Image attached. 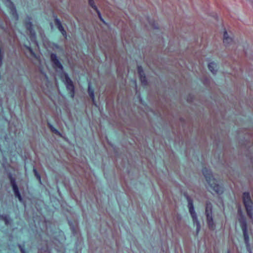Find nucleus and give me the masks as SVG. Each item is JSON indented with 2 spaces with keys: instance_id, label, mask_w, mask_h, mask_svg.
<instances>
[{
  "instance_id": "1",
  "label": "nucleus",
  "mask_w": 253,
  "mask_h": 253,
  "mask_svg": "<svg viewBox=\"0 0 253 253\" xmlns=\"http://www.w3.org/2000/svg\"><path fill=\"white\" fill-rule=\"evenodd\" d=\"M203 173L211 188L216 193L221 194L223 192V188L217 183V181L213 178L211 170L205 168L203 169Z\"/></svg>"
},
{
  "instance_id": "2",
  "label": "nucleus",
  "mask_w": 253,
  "mask_h": 253,
  "mask_svg": "<svg viewBox=\"0 0 253 253\" xmlns=\"http://www.w3.org/2000/svg\"><path fill=\"white\" fill-rule=\"evenodd\" d=\"M242 200L248 216L253 220V202L249 192L243 193Z\"/></svg>"
},
{
  "instance_id": "3",
  "label": "nucleus",
  "mask_w": 253,
  "mask_h": 253,
  "mask_svg": "<svg viewBox=\"0 0 253 253\" xmlns=\"http://www.w3.org/2000/svg\"><path fill=\"white\" fill-rule=\"evenodd\" d=\"M186 198L188 202V207L189 209V211L192 216L194 225H196V233L197 234H198L200 230L201 226L200 223L198 219L197 214L194 210V208L193 204V200L188 195L186 196Z\"/></svg>"
},
{
  "instance_id": "4",
  "label": "nucleus",
  "mask_w": 253,
  "mask_h": 253,
  "mask_svg": "<svg viewBox=\"0 0 253 253\" xmlns=\"http://www.w3.org/2000/svg\"><path fill=\"white\" fill-rule=\"evenodd\" d=\"M205 215L206 216L208 225L210 229L213 230L215 224L213 220L212 206L210 202H207L205 209Z\"/></svg>"
},
{
  "instance_id": "5",
  "label": "nucleus",
  "mask_w": 253,
  "mask_h": 253,
  "mask_svg": "<svg viewBox=\"0 0 253 253\" xmlns=\"http://www.w3.org/2000/svg\"><path fill=\"white\" fill-rule=\"evenodd\" d=\"M238 212H240L241 214V217L239 219V221L240 222L241 229L243 231L245 242L248 246L249 243V237L247 231V224L246 220L244 216L242 215L241 209L238 210Z\"/></svg>"
},
{
  "instance_id": "6",
  "label": "nucleus",
  "mask_w": 253,
  "mask_h": 253,
  "mask_svg": "<svg viewBox=\"0 0 253 253\" xmlns=\"http://www.w3.org/2000/svg\"><path fill=\"white\" fill-rule=\"evenodd\" d=\"M25 25L27 30L29 33L30 36L31 40L32 42H36V33L34 30L33 29L32 23L31 22V18L28 17L25 20Z\"/></svg>"
},
{
  "instance_id": "7",
  "label": "nucleus",
  "mask_w": 253,
  "mask_h": 253,
  "mask_svg": "<svg viewBox=\"0 0 253 253\" xmlns=\"http://www.w3.org/2000/svg\"><path fill=\"white\" fill-rule=\"evenodd\" d=\"M50 60L52 63V66L55 70H59L60 71L63 70V67L60 62L56 54L52 53L50 54Z\"/></svg>"
},
{
  "instance_id": "8",
  "label": "nucleus",
  "mask_w": 253,
  "mask_h": 253,
  "mask_svg": "<svg viewBox=\"0 0 253 253\" xmlns=\"http://www.w3.org/2000/svg\"><path fill=\"white\" fill-rule=\"evenodd\" d=\"M65 80L67 89L69 91L70 96L73 98L75 94V88L72 80L67 74H65Z\"/></svg>"
},
{
  "instance_id": "9",
  "label": "nucleus",
  "mask_w": 253,
  "mask_h": 253,
  "mask_svg": "<svg viewBox=\"0 0 253 253\" xmlns=\"http://www.w3.org/2000/svg\"><path fill=\"white\" fill-rule=\"evenodd\" d=\"M55 25L56 27L58 28L59 31L61 33L62 35L64 37H66V32L64 29L62 25V24L59 19L57 18H55L54 19Z\"/></svg>"
},
{
  "instance_id": "10",
  "label": "nucleus",
  "mask_w": 253,
  "mask_h": 253,
  "mask_svg": "<svg viewBox=\"0 0 253 253\" xmlns=\"http://www.w3.org/2000/svg\"><path fill=\"white\" fill-rule=\"evenodd\" d=\"M138 73L139 75L140 80L143 85L147 84V80L144 75L143 69L141 66H138Z\"/></svg>"
},
{
  "instance_id": "11",
  "label": "nucleus",
  "mask_w": 253,
  "mask_h": 253,
  "mask_svg": "<svg viewBox=\"0 0 253 253\" xmlns=\"http://www.w3.org/2000/svg\"><path fill=\"white\" fill-rule=\"evenodd\" d=\"M232 41V38L228 35L226 31H225L223 34V43L225 45L228 46Z\"/></svg>"
},
{
  "instance_id": "12",
  "label": "nucleus",
  "mask_w": 253,
  "mask_h": 253,
  "mask_svg": "<svg viewBox=\"0 0 253 253\" xmlns=\"http://www.w3.org/2000/svg\"><path fill=\"white\" fill-rule=\"evenodd\" d=\"M89 4L92 8H93L97 12V15L99 18V19L103 22H104V20L102 19L101 13L97 9V6L95 5L94 2L93 0H88Z\"/></svg>"
},
{
  "instance_id": "13",
  "label": "nucleus",
  "mask_w": 253,
  "mask_h": 253,
  "mask_svg": "<svg viewBox=\"0 0 253 253\" xmlns=\"http://www.w3.org/2000/svg\"><path fill=\"white\" fill-rule=\"evenodd\" d=\"M88 93L90 97L91 98L93 104L95 105L94 90L91 88V84L90 82L88 84Z\"/></svg>"
},
{
  "instance_id": "14",
  "label": "nucleus",
  "mask_w": 253,
  "mask_h": 253,
  "mask_svg": "<svg viewBox=\"0 0 253 253\" xmlns=\"http://www.w3.org/2000/svg\"><path fill=\"white\" fill-rule=\"evenodd\" d=\"M208 68L211 72L213 74H215L217 71V65L215 63L213 62L209 63L208 65Z\"/></svg>"
},
{
  "instance_id": "15",
  "label": "nucleus",
  "mask_w": 253,
  "mask_h": 253,
  "mask_svg": "<svg viewBox=\"0 0 253 253\" xmlns=\"http://www.w3.org/2000/svg\"><path fill=\"white\" fill-rule=\"evenodd\" d=\"M9 7H10L11 14L14 16L16 17V18L17 19L18 15H17V14L16 12V8L15 7V6H14V4L11 2H10V3H9Z\"/></svg>"
},
{
  "instance_id": "16",
  "label": "nucleus",
  "mask_w": 253,
  "mask_h": 253,
  "mask_svg": "<svg viewBox=\"0 0 253 253\" xmlns=\"http://www.w3.org/2000/svg\"><path fill=\"white\" fill-rule=\"evenodd\" d=\"M47 126L52 132L58 135H61L60 132L57 129H56L51 124L47 123Z\"/></svg>"
},
{
  "instance_id": "17",
  "label": "nucleus",
  "mask_w": 253,
  "mask_h": 253,
  "mask_svg": "<svg viewBox=\"0 0 253 253\" xmlns=\"http://www.w3.org/2000/svg\"><path fill=\"white\" fill-rule=\"evenodd\" d=\"M13 192H14L15 197H17L20 201H22V197H21L20 193L19 191L18 187L16 188L15 187L14 188H13Z\"/></svg>"
},
{
  "instance_id": "18",
  "label": "nucleus",
  "mask_w": 253,
  "mask_h": 253,
  "mask_svg": "<svg viewBox=\"0 0 253 253\" xmlns=\"http://www.w3.org/2000/svg\"><path fill=\"white\" fill-rule=\"evenodd\" d=\"M9 178L10 179V183L12 187V188L13 189L15 187H17L15 178L12 177V175L10 173L9 174Z\"/></svg>"
},
{
  "instance_id": "19",
  "label": "nucleus",
  "mask_w": 253,
  "mask_h": 253,
  "mask_svg": "<svg viewBox=\"0 0 253 253\" xmlns=\"http://www.w3.org/2000/svg\"><path fill=\"white\" fill-rule=\"evenodd\" d=\"M0 218L4 221L6 225H8L9 224V222L10 220L9 216L6 214L0 215Z\"/></svg>"
},
{
  "instance_id": "20",
  "label": "nucleus",
  "mask_w": 253,
  "mask_h": 253,
  "mask_svg": "<svg viewBox=\"0 0 253 253\" xmlns=\"http://www.w3.org/2000/svg\"><path fill=\"white\" fill-rule=\"evenodd\" d=\"M33 172L34 173V174L35 175V176L37 177V178L38 179L39 182L40 183H42V181H41V176L38 173L37 170H36V169H33Z\"/></svg>"
},
{
  "instance_id": "21",
  "label": "nucleus",
  "mask_w": 253,
  "mask_h": 253,
  "mask_svg": "<svg viewBox=\"0 0 253 253\" xmlns=\"http://www.w3.org/2000/svg\"><path fill=\"white\" fill-rule=\"evenodd\" d=\"M19 247L22 253H26L24 249L22 248L21 245H19Z\"/></svg>"
},
{
  "instance_id": "22",
  "label": "nucleus",
  "mask_w": 253,
  "mask_h": 253,
  "mask_svg": "<svg viewBox=\"0 0 253 253\" xmlns=\"http://www.w3.org/2000/svg\"><path fill=\"white\" fill-rule=\"evenodd\" d=\"M26 47L29 50L30 53L33 54V51L31 47H29V46H26Z\"/></svg>"
},
{
  "instance_id": "23",
  "label": "nucleus",
  "mask_w": 253,
  "mask_h": 253,
  "mask_svg": "<svg viewBox=\"0 0 253 253\" xmlns=\"http://www.w3.org/2000/svg\"><path fill=\"white\" fill-rule=\"evenodd\" d=\"M147 20H148V21L149 22V23H150V24L153 26V23H151V22H150V21H149V19H148ZM154 27L155 28H157V27L156 26H154Z\"/></svg>"
}]
</instances>
